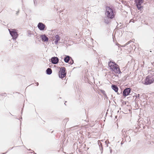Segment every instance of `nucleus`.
<instances>
[{"mask_svg": "<svg viewBox=\"0 0 154 154\" xmlns=\"http://www.w3.org/2000/svg\"><path fill=\"white\" fill-rule=\"evenodd\" d=\"M112 89L114 90L116 92H117L118 94H120V93L118 92L119 88L118 87L115 85H112L111 86Z\"/></svg>", "mask_w": 154, "mask_h": 154, "instance_id": "11", "label": "nucleus"}, {"mask_svg": "<svg viewBox=\"0 0 154 154\" xmlns=\"http://www.w3.org/2000/svg\"><path fill=\"white\" fill-rule=\"evenodd\" d=\"M140 94H138L136 96V98H139L140 97Z\"/></svg>", "mask_w": 154, "mask_h": 154, "instance_id": "26", "label": "nucleus"}, {"mask_svg": "<svg viewBox=\"0 0 154 154\" xmlns=\"http://www.w3.org/2000/svg\"><path fill=\"white\" fill-rule=\"evenodd\" d=\"M135 5H141L143 3V0H134Z\"/></svg>", "mask_w": 154, "mask_h": 154, "instance_id": "14", "label": "nucleus"}, {"mask_svg": "<svg viewBox=\"0 0 154 154\" xmlns=\"http://www.w3.org/2000/svg\"><path fill=\"white\" fill-rule=\"evenodd\" d=\"M104 95V97L105 98H107V95H106V94H105Z\"/></svg>", "mask_w": 154, "mask_h": 154, "instance_id": "29", "label": "nucleus"}, {"mask_svg": "<svg viewBox=\"0 0 154 154\" xmlns=\"http://www.w3.org/2000/svg\"><path fill=\"white\" fill-rule=\"evenodd\" d=\"M35 84H36V85H37V86H38V85L39 83H38V82H36V83H35Z\"/></svg>", "mask_w": 154, "mask_h": 154, "instance_id": "30", "label": "nucleus"}, {"mask_svg": "<svg viewBox=\"0 0 154 154\" xmlns=\"http://www.w3.org/2000/svg\"><path fill=\"white\" fill-rule=\"evenodd\" d=\"M7 152H6L3 153V154H5Z\"/></svg>", "mask_w": 154, "mask_h": 154, "instance_id": "33", "label": "nucleus"}, {"mask_svg": "<svg viewBox=\"0 0 154 154\" xmlns=\"http://www.w3.org/2000/svg\"><path fill=\"white\" fill-rule=\"evenodd\" d=\"M126 131H125V130L124 129L122 130V134H123V135H124V136H125V135H126V134L125 133Z\"/></svg>", "mask_w": 154, "mask_h": 154, "instance_id": "21", "label": "nucleus"}, {"mask_svg": "<svg viewBox=\"0 0 154 154\" xmlns=\"http://www.w3.org/2000/svg\"><path fill=\"white\" fill-rule=\"evenodd\" d=\"M131 42V41L130 40V41H129L128 42V43L129 44H130V42Z\"/></svg>", "mask_w": 154, "mask_h": 154, "instance_id": "31", "label": "nucleus"}, {"mask_svg": "<svg viewBox=\"0 0 154 154\" xmlns=\"http://www.w3.org/2000/svg\"><path fill=\"white\" fill-rule=\"evenodd\" d=\"M32 34V32L30 31H28V35L29 37L31 36V35Z\"/></svg>", "mask_w": 154, "mask_h": 154, "instance_id": "19", "label": "nucleus"}, {"mask_svg": "<svg viewBox=\"0 0 154 154\" xmlns=\"http://www.w3.org/2000/svg\"><path fill=\"white\" fill-rule=\"evenodd\" d=\"M42 41L43 42H46L48 41V38L46 36L45 34L41 35L40 36Z\"/></svg>", "mask_w": 154, "mask_h": 154, "instance_id": "9", "label": "nucleus"}, {"mask_svg": "<svg viewBox=\"0 0 154 154\" xmlns=\"http://www.w3.org/2000/svg\"><path fill=\"white\" fill-rule=\"evenodd\" d=\"M52 73V70L51 69L48 68L46 70V73L48 75H51Z\"/></svg>", "mask_w": 154, "mask_h": 154, "instance_id": "16", "label": "nucleus"}, {"mask_svg": "<svg viewBox=\"0 0 154 154\" xmlns=\"http://www.w3.org/2000/svg\"><path fill=\"white\" fill-rule=\"evenodd\" d=\"M131 89L130 88H126L123 91V95L125 97L128 96L131 91Z\"/></svg>", "mask_w": 154, "mask_h": 154, "instance_id": "7", "label": "nucleus"}, {"mask_svg": "<svg viewBox=\"0 0 154 154\" xmlns=\"http://www.w3.org/2000/svg\"><path fill=\"white\" fill-rule=\"evenodd\" d=\"M36 0H34V3L35 5V2H36Z\"/></svg>", "mask_w": 154, "mask_h": 154, "instance_id": "28", "label": "nucleus"}, {"mask_svg": "<svg viewBox=\"0 0 154 154\" xmlns=\"http://www.w3.org/2000/svg\"><path fill=\"white\" fill-rule=\"evenodd\" d=\"M98 144L99 146L100 149L101 151V154H102L103 152V147L102 143L100 142L99 141H98Z\"/></svg>", "mask_w": 154, "mask_h": 154, "instance_id": "15", "label": "nucleus"}, {"mask_svg": "<svg viewBox=\"0 0 154 154\" xmlns=\"http://www.w3.org/2000/svg\"><path fill=\"white\" fill-rule=\"evenodd\" d=\"M66 70L64 67H61L60 69L59 73V76L61 79L65 77L66 75Z\"/></svg>", "mask_w": 154, "mask_h": 154, "instance_id": "4", "label": "nucleus"}, {"mask_svg": "<svg viewBox=\"0 0 154 154\" xmlns=\"http://www.w3.org/2000/svg\"><path fill=\"white\" fill-rule=\"evenodd\" d=\"M100 91L103 95L106 94L105 91L103 90H101Z\"/></svg>", "mask_w": 154, "mask_h": 154, "instance_id": "22", "label": "nucleus"}, {"mask_svg": "<svg viewBox=\"0 0 154 154\" xmlns=\"http://www.w3.org/2000/svg\"><path fill=\"white\" fill-rule=\"evenodd\" d=\"M108 141H107V140H106V141H105V143L106 144V146H108V144H107V143Z\"/></svg>", "mask_w": 154, "mask_h": 154, "instance_id": "25", "label": "nucleus"}, {"mask_svg": "<svg viewBox=\"0 0 154 154\" xmlns=\"http://www.w3.org/2000/svg\"><path fill=\"white\" fill-rule=\"evenodd\" d=\"M51 60L52 63L55 64L58 63L59 59L57 57H54L51 58Z\"/></svg>", "mask_w": 154, "mask_h": 154, "instance_id": "8", "label": "nucleus"}, {"mask_svg": "<svg viewBox=\"0 0 154 154\" xmlns=\"http://www.w3.org/2000/svg\"><path fill=\"white\" fill-rule=\"evenodd\" d=\"M70 62L69 63V64L72 65L74 63V60L72 59L71 57V58H70V60H69Z\"/></svg>", "mask_w": 154, "mask_h": 154, "instance_id": "18", "label": "nucleus"}, {"mask_svg": "<svg viewBox=\"0 0 154 154\" xmlns=\"http://www.w3.org/2000/svg\"><path fill=\"white\" fill-rule=\"evenodd\" d=\"M154 82V75L151 74L148 75L145 79L144 84L149 85Z\"/></svg>", "mask_w": 154, "mask_h": 154, "instance_id": "3", "label": "nucleus"}, {"mask_svg": "<svg viewBox=\"0 0 154 154\" xmlns=\"http://www.w3.org/2000/svg\"><path fill=\"white\" fill-rule=\"evenodd\" d=\"M109 66L110 67V69L115 72L119 74L122 73L119 66L112 60H110L108 63Z\"/></svg>", "mask_w": 154, "mask_h": 154, "instance_id": "1", "label": "nucleus"}, {"mask_svg": "<svg viewBox=\"0 0 154 154\" xmlns=\"http://www.w3.org/2000/svg\"><path fill=\"white\" fill-rule=\"evenodd\" d=\"M66 102H67V101H65V103H64V104H65V105H66V103H66Z\"/></svg>", "mask_w": 154, "mask_h": 154, "instance_id": "34", "label": "nucleus"}, {"mask_svg": "<svg viewBox=\"0 0 154 154\" xmlns=\"http://www.w3.org/2000/svg\"><path fill=\"white\" fill-rule=\"evenodd\" d=\"M37 27L38 29L41 31L46 29L47 28L45 25L42 22H39L38 23Z\"/></svg>", "mask_w": 154, "mask_h": 154, "instance_id": "6", "label": "nucleus"}, {"mask_svg": "<svg viewBox=\"0 0 154 154\" xmlns=\"http://www.w3.org/2000/svg\"><path fill=\"white\" fill-rule=\"evenodd\" d=\"M141 5H135L137 8L138 10H141V8H143V6H141Z\"/></svg>", "mask_w": 154, "mask_h": 154, "instance_id": "17", "label": "nucleus"}, {"mask_svg": "<svg viewBox=\"0 0 154 154\" xmlns=\"http://www.w3.org/2000/svg\"><path fill=\"white\" fill-rule=\"evenodd\" d=\"M112 19H110V18H109V17H107L106 16V17H104V23L107 24H109L110 23V22H111V20Z\"/></svg>", "mask_w": 154, "mask_h": 154, "instance_id": "10", "label": "nucleus"}, {"mask_svg": "<svg viewBox=\"0 0 154 154\" xmlns=\"http://www.w3.org/2000/svg\"><path fill=\"white\" fill-rule=\"evenodd\" d=\"M132 132V131L131 130H129L128 131H126L125 132V133L126 134V136H127V134H128L129 132Z\"/></svg>", "mask_w": 154, "mask_h": 154, "instance_id": "20", "label": "nucleus"}, {"mask_svg": "<svg viewBox=\"0 0 154 154\" xmlns=\"http://www.w3.org/2000/svg\"><path fill=\"white\" fill-rule=\"evenodd\" d=\"M105 14L106 16L110 19H113L115 16V14L113 9L109 6L106 8Z\"/></svg>", "mask_w": 154, "mask_h": 154, "instance_id": "2", "label": "nucleus"}, {"mask_svg": "<svg viewBox=\"0 0 154 154\" xmlns=\"http://www.w3.org/2000/svg\"><path fill=\"white\" fill-rule=\"evenodd\" d=\"M31 150L30 149H29V151H30V150Z\"/></svg>", "mask_w": 154, "mask_h": 154, "instance_id": "36", "label": "nucleus"}, {"mask_svg": "<svg viewBox=\"0 0 154 154\" xmlns=\"http://www.w3.org/2000/svg\"><path fill=\"white\" fill-rule=\"evenodd\" d=\"M128 44H129L128 42H127V43H126L125 44V45L124 46H126V45H128Z\"/></svg>", "mask_w": 154, "mask_h": 154, "instance_id": "27", "label": "nucleus"}, {"mask_svg": "<svg viewBox=\"0 0 154 154\" xmlns=\"http://www.w3.org/2000/svg\"><path fill=\"white\" fill-rule=\"evenodd\" d=\"M71 58V57L68 55H65V57L64 58V60L65 63H68Z\"/></svg>", "mask_w": 154, "mask_h": 154, "instance_id": "12", "label": "nucleus"}, {"mask_svg": "<svg viewBox=\"0 0 154 154\" xmlns=\"http://www.w3.org/2000/svg\"><path fill=\"white\" fill-rule=\"evenodd\" d=\"M109 148H110V153H111L112 152V149H111L110 147H109Z\"/></svg>", "mask_w": 154, "mask_h": 154, "instance_id": "24", "label": "nucleus"}, {"mask_svg": "<svg viewBox=\"0 0 154 154\" xmlns=\"http://www.w3.org/2000/svg\"><path fill=\"white\" fill-rule=\"evenodd\" d=\"M118 92L120 93V94H121V93H122V91H121H121H120V92H119V91H118Z\"/></svg>", "mask_w": 154, "mask_h": 154, "instance_id": "32", "label": "nucleus"}, {"mask_svg": "<svg viewBox=\"0 0 154 154\" xmlns=\"http://www.w3.org/2000/svg\"><path fill=\"white\" fill-rule=\"evenodd\" d=\"M22 110H23V109H22V110H21V113H22V112H22Z\"/></svg>", "mask_w": 154, "mask_h": 154, "instance_id": "35", "label": "nucleus"}, {"mask_svg": "<svg viewBox=\"0 0 154 154\" xmlns=\"http://www.w3.org/2000/svg\"><path fill=\"white\" fill-rule=\"evenodd\" d=\"M151 72H154V68H152L151 69Z\"/></svg>", "mask_w": 154, "mask_h": 154, "instance_id": "23", "label": "nucleus"}, {"mask_svg": "<svg viewBox=\"0 0 154 154\" xmlns=\"http://www.w3.org/2000/svg\"><path fill=\"white\" fill-rule=\"evenodd\" d=\"M55 38L56 39L54 43L56 45H57L58 44L59 41L60 40V37L58 35H55Z\"/></svg>", "mask_w": 154, "mask_h": 154, "instance_id": "13", "label": "nucleus"}, {"mask_svg": "<svg viewBox=\"0 0 154 154\" xmlns=\"http://www.w3.org/2000/svg\"><path fill=\"white\" fill-rule=\"evenodd\" d=\"M9 31L10 34L12 37L13 39L16 40L18 35L17 32L16 31L15 29H9Z\"/></svg>", "mask_w": 154, "mask_h": 154, "instance_id": "5", "label": "nucleus"}]
</instances>
